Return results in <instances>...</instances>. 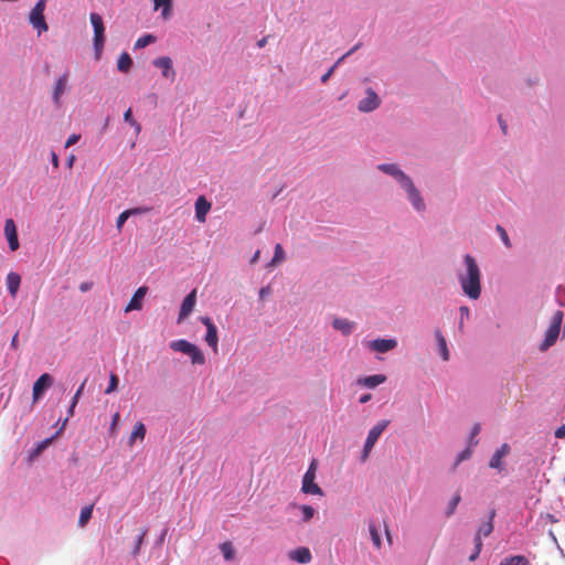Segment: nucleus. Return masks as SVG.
<instances>
[{"label":"nucleus","mask_w":565,"mask_h":565,"mask_svg":"<svg viewBox=\"0 0 565 565\" xmlns=\"http://www.w3.org/2000/svg\"><path fill=\"white\" fill-rule=\"evenodd\" d=\"M45 6L46 0H39L29 14V22L38 30L39 34L46 32L49 29L44 18Z\"/></svg>","instance_id":"39448f33"},{"label":"nucleus","mask_w":565,"mask_h":565,"mask_svg":"<svg viewBox=\"0 0 565 565\" xmlns=\"http://www.w3.org/2000/svg\"><path fill=\"white\" fill-rule=\"evenodd\" d=\"M435 337H436L443 360L448 361L449 360V351L447 348V342H446L445 337L443 335L440 330H436Z\"/></svg>","instance_id":"393cba45"},{"label":"nucleus","mask_w":565,"mask_h":565,"mask_svg":"<svg viewBox=\"0 0 565 565\" xmlns=\"http://www.w3.org/2000/svg\"><path fill=\"white\" fill-rule=\"evenodd\" d=\"M132 66V60L130 55L127 52H124L120 54L118 62H117V68L119 72L127 73L130 71Z\"/></svg>","instance_id":"a878e982"},{"label":"nucleus","mask_w":565,"mask_h":565,"mask_svg":"<svg viewBox=\"0 0 565 565\" xmlns=\"http://www.w3.org/2000/svg\"><path fill=\"white\" fill-rule=\"evenodd\" d=\"M284 259H285L284 248L280 244H277L275 246V254H274L271 262L269 263V266H275L276 264L281 263Z\"/></svg>","instance_id":"f704fd0d"},{"label":"nucleus","mask_w":565,"mask_h":565,"mask_svg":"<svg viewBox=\"0 0 565 565\" xmlns=\"http://www.w3.org/2000/svg\"><path fill=\"white\" fill-rule=\"evenodd\" d=\"M87 380H84V382L81 384V386L78 387V390L76 391V393L74 394L72 401H73V406H76L77 403H78V399L84 391V387H85V384H86Z\"/></svg>","instance_id":"49530a36"},{"label":"nucleus","mask_w":565,"mask_h":565,"mask_svg":"<svg viewBox=\"0 0 565 565\" xmlns=\"http://www.w3.org/2000/svg\"><path fill=\"white\" fill-rule=\"evenodd\" d=\"M93 287V282L92 281H83L81 285H79V290L82 292H86L88 290H90Z\"/></svg>","instance_id":"3c124183"},{"label":"nucleus","mask_w":565,"mask_h":565,"mask_svg":"<svg viewBox=\"0 0 565 565\" xmlns=\"http://www.w3.org/2000/svg\"><path fill=\"white\" fill-rule=\"evenodd\" d=\"M355 49H356V46H355V47H353L352 50H350V51H349L348 53H345L344 55H342V56H341V57H340V58L334 63V65H333V66H331V67L329 68V71H328L324 75H322V77H321V82H322L323 84L328 82V79H329V78H330V76L333 74V72H334V70L337 68V66H338V65H339V64H340V63H341V62H342V61H343L348 55H350V54H351Z\"/></svg>","instance_id":"2f4dec72"},{"label":"nucleus","mask_w":565,"mask_h":565,"mask_svg":"<svg viewBox=\"0 0 565 565\" xmlns=\"http://www.w3.org/2000/svg\"><path fill=\"white\" fill-rule=\"evenodd\" d=\"M510 452V446L508 444H503L491 457L489 461V467L497 469L499 471L503 470V462L502 459L509 455Z\"/></svg>","instance_id":"4468645a"},{"label":"nucleus","mask_w":565,"mask_h":565,"mask_svg":"<svg viewBox=\"0 0 565 565\" xmlns=\"http://www.w3.org/2000/svg\"><path fill=\"white\" fill-rule=\"evenodd\" d=\"M259 256H260V250H256V253L253 255V257L250 259V264L257 263L259 259Z\"/></svg>","instance_id":"052dcab7"},{"label":"nucleus","mask_w":565,"mask_h":565,"mask_svg":"<svg viewBox=\"0 0 565 565\" xmlns=\"http://www.w3.org/2000/svg\"><path fill=\"white\" fill-rule=\"evenodd\" d=\"M52 384L53 377L49 373L42 374L33 384V403H36L43 395L44 391L49 388Z\"/></svg>","instance_id":"1a4fd4ad"},{"label":"nucleus","mask_w":565,"mask_h":565,"mask_svg":"<svg viewBox=\"0 0 565 565\" xmlns=\"http://www.w3.org/2000/svg\"><path fill=\"white\" fill-rule=\"evenodd\" d=\"M76 406H73V402L71 403V406L68 408V416H73L74 415V409H75Z\"/></svg>","instance_id":"774afa93"},{"label":"nucleus","mask_w":565,"mask_h":565,"mask_svg":"<svg viewBox=\"0 0 565 565\" xmlns=\"http://www.w3.org/2000/svg\"><path fill=\"white\" fill-rule=\"evenodd\" d=\"M388 424H390V420L383 419L371 428V430L367 434L366 440H365L367 446H374L376 444L377 439L380 438L382 433L386 429Z\"/></svg>","instance_id":"2eb2a0df"},{"label":"nucleus","mask_w":565,"mask_h":565,"mask_svg":"<svg viewBox=\"0 0 565 565\" xmlns=\"http://www.w3.org/2000/svg\"><path fill=\"white\" fill-rule=\"evenodd\" d=\"M52 441V438H46L44 440H42L41 443H39L36 445V448L34 449V455H39L41 454Z\"/></svg>","instance_id":"a18cd8bd"},{"label":"nucleus","mask_w":565,"mask_h":565,"mask_svg":"<svg viewBox=\"0 0 565 565\" xmlns=\"http://www.w3.org/2000/svg\"><path fill=\"white\" fill-rule=\"evenodd\" d=\"M89 19L94 29V49L96 53V58H99L105 43V26L103 18L98 13H90Z\"/></svg>","instance_id":"20e7f679"},{"label":"nucleus","mask_w":565,"mask_h":565,"mask_svg":"<svg viewBox=\"0 0 565 565\" xmlns=\"http://www.w3.org/2000/svg\"><path fill=\"white\" fill-rule=\"evenodd\" d=\"M79 138H81L79 135H76V134L71 135L65 142V148H68L71 146L75 145L79 140Z\"/></svg>","instance_id":"de8ad7c7"},{"label":"nucleus","mask_w":565,"mask_h":565,"mask_svg":"<svg viewBox=\"0 0 565 565\" xmlns=\"http://www.w3.org/2000/svg\"><path fill=\"white\" fill-rule=\"evenodd\" d=\"M499 124L501 126V129L503 131V134H507V124L501 119V116L499 117Z\"/></svg>","instance_id":"0e129e2a"},{"label":"nucleus","mask_w":565,"mask_h":565,"mask_svg":"<svg viewBox=\"0 0 565 565\" xmlns=\"http://www.w3.org/2000/svg\"><path fill=\"white\" fill-rule=\"evenodd\" d=\"M205 342L213 349L214 352H217L218 337L215 326L206 329Z\"/></svg>","instance_id":"b1692460"},{"label":"nucleus","mask_w":565,"mask_h":565,"mask_svg":"<svg viewBox=\"0 0 565 565\" xmlns=\"http://www.w3.org/2000/svg\"><path fill=\"white\" fill-rule=\"evenodd\" d=\"M480 433V425L476 424L471 431V439H473Z\"/></svg>","instance_id":"13d9d810"},{"label":"nucleus","mask_w":565,"mask_h":565,"mask_svg":"<svg viewBox=\"0 0 565 565\" xmlns=\"http://www.w3.org/2000/svg\"><path fill=\"white\" fill-rule=\"evenodd\" d=\"M151 209L150 207H147V206H138V207H134V209H128L127 212L130 213V216L131 215H140V214H146L150 211Z\"/></svg>","instance_id":"c03bdc74"},{"label":"nucleus","mask_w":565,"mask_h":565,"mask_svg":"<svg viewBox=\"0 0 565 565\" xmlns=\"http://www.w3.org/2000/svg\"><path fill=\"white\" fill-rule=\"evenodd\" d=\"M221 552L226 561H232L235 556V552L231 542H224L220 546Z\"/></svg>","instance_id":"473e14b6"},{"label":"nucleus","mask_w":565,"mask_h":565,"mask_svg":"<svg viewBox=\"0 0 565 565\" xmlns=\"http://www.w3.org/2000/svg\"><path fill=\"white\" fill-rule=\"evenodd\" d=\"M494 518V512H491L490 514V519L488 522H486L484 524H482L477 533H476V536H475V548H473V552L470 554L469 556V561H476L477 557L479 556L480 552H481V548H482V536L487 537L489 536L492 531H493V522H492V519Z\"/></svg>","instance_id":"0eeeda50"},{"label":"nucleus","mask_w":565,"mask_h":565,"mask_svg":"<svg viewBox=\"0 0 565 565\" xmlns=\"http://www.w3.org/2000/svg\"><path fill=\"white\" fill-rule=\"evenodd\" d=\"M271 292V289L269 286L263 287L259 290V298L264 299L266 296H268Z\"/></svg>","instance_id":"864d4df0"},{"label":"nucleus","mask_w":565,"mask_h":565,"mask_svg":"<svg viewBox=\"0 0 565 565\" xmlns=\"http://www.w3.org/2000/svg\"><path fill=\"white\" fill-rule=\"evenodd\" d=\"M299 509L302 512V521L305 523L309 522L316 514V510L311 505H300Z\"/></svg>","instance_id":"c9c22d12"},{"label":"nucleus","mask_w":565,"mask_h":565,"mask_svg":"<svg viewBox=\"0 0 565 565\" xmlns=\"http://www.w3.org/2000/svg\"><path fill=\"white\" fill-rule=\"evenodd\" d=\"M92 513H93V505H88V507L83 508L82 511H81V514H79L78 525L82 526V527L85 526L86 523L92 518Z\"/></svg>","instance_id":"7c9ffc66"},{"label":"nucleus","mask_w":565,"mask_h":565,"mask_svg":"<svg viewBox=\"0 0 565 565\" xmlns=\"http://www.w3.org/2000/svg\"><path fill=\"white\" fill-rule=\"evenodd\" d=\"M317 461L312 460L302 478L301 491L306 494L323 495L322 489L315 482Z\"/></svg>","instance_id":"423d86ee"},{"label":"nucleus","mask_w":565,"mask_h":565,"mask_svg":"<svg viewBox=\"0 0 565 565\" xmlns=\"http://www.w3.org/2000/svg\"><path fill=\"white\" fill-rule=\"evenodd\" d=\"M119 418H120V416H119L118 412L113 415L111 424H110V431L111 433H114L116 430V427L118 425Z\"/></svg>","instance_id":"09e8293b"},{"label":"nucleus","mask_w":565,"mask_h":565,"mask_svg":"<svg viewBox=\"0 0 565 565\" xmlns=\"http://www.w3.org/2000/svg\"><path fill=\"white\" fill-rule=\"evenodd\" d=\"M4 235L7 237L10 250L15 252L20 247V244L17 226L12 218H8L4 223Z\"/></svg>","instance_id":"9d476101"},{"label":"nucleus","mask_w":565,"mask_h":565,"mask_svg":"<svg viewBox=\"0 0 565 565\" xmlns=\"http://www.w3.org/2000/svg\"><path fill=\"white\" fill-rule=\"evenodd\" d=\"M463 262L466 265V271L458 274V280L463 294L470 299L476 300L481 294L480 269L476 259L469 254L463 257Z\"/></svg>","instance_id":"f257e3e1"},{"label":"nucleus","mask_w":565,"mask_h":565,"mask_svg":"<svg viewBox=\"0 0 565 565\" xmlns=\"http://www.w3.org/2000/svg\"><path fill=\"white\" fill-rule=\"evenodd\" d=\"M154 41H156V36H153L152 34H145L136 41L135 47L142 49V47H146L147 45L153 43Z\"/></svg>","instance_id":"72a5a7b5"},{"label":"nucleus","mask_w":565,"mask_h":565,"mask_svg":"<svg viewBox=\"0 0 565 565\" xmlns=\"http://www.w3.org/2000/svg\"><path fill=\"white\" fill-rule=\"evenodd\" d=\"M369 530H370V534H371L373 544L375 545L376 548H380L381 547V537H380L376 526L374 524H370Z\"/></svg>","instance_id":"ea45409f"},{"label":"nucleus","mask_w":565,"mask_h":565,"mask_svg":"<svg viewBox=\"0 0 565 565\" xmlns=\"http://www.w3.org/2000/svg\"><path fill=\"white\" fill-rule=\"evenodd\" d=\"M153 65L162 71L166 78L173 79L175 72L172 68V61L168 56L158 57L153 61Z\"/></svg>","instance_id":"f3484780"},{"label":"nucleus","mask_w":565,"mask_h":565,"mask_svg":"<svg viewBox=\"0 0 565 565\" xmlns=\"http://www.w3.org/2000/svg\"><path fill=\"white\" fill-rule=\"evenodd\" d=\"M148 288L146 286L139 287L128 302L125 311L140 310L142 308V299L146 296Z\"/></svg>","instance_id":"a211bd4d"},{"label":"nucleus","mask_w":565,"mask_h":565,"mask_svg":"<svg viewBox=\"0 0 565 565\" xmlns=\"http://www.w3.org/2000/svg\"><path fill=\"white\" fill-rule=\"evenodd\" d=\"M200 320L206 327V329L215 326L209 317H201Z\"/></svg>","instance_id":"5fc2aeb1"},{"label":"nucleus","mask_w":565,"mask_h":565,"mask_svg":"<svg viewBox=\"0 0 565 565\" xmlns=\"http://www.w3.org/2000/svg\"><path fill=\"white\" fill-rule=\"evenodd\" d=\"M371 399V394H364L360 397V403L365 404Z\"/></svg>","instance_id":"bf43d9fd"},{"label":"nucleus","mask_w":565,"mask_h":565,"mask_svg":"<svg viewBox=\"0 0 565 565\" xmlns=\"http://www.w3.org/2000/svg\"><path fill=\"white\" fill-rule=\"evenodd\" d=\"M68 73H64L62 76H60L53 87V102L56 106H61V97L66 90L67 82H68Z\"/></svg>","instance_id":"ddd939ff"},{"label":"nucleus","mask_w":565,"mask_h":565,"mask_svg":"<svg viewBox=\"0 0 565 565\" xmlns=\"http://www.w3.org/2000/svg\"><path fill=\"white\" fill-rule=\"evenodd\" d=\"M385 381H386V376L385 375H383V374H375V375H370V376H365V377L359 379L358 380V384L363 385V386L369 387V388H374L377 385L384 383Z\"/></svg>","instance_id":"412c9836"},{"label":"nucleus","mask_w":565,"mask_h":565,"mask_svg":"<svg viewBox=\"0 0 565 565\" xmlns=\"http://www.w3.org/2000/svg\"><path fill=\"white\" fill-rule=\"evenodd\" d=\"M499 565H530L529 559L522 555L504 558Z\"/></svg>","instance_id":"c756f323"},{"label":"nucleus","mask_w":565,"mask_h":565,"mask_svg":"<svg viewBox=\"0 0 565 565\" xmlns=\"http://www.w3.org/2000/svg\"><path fill=\"white\" fill-rule=\"evenodd\" d=\"M131 126L135 128L136 132L139 134L141 130V126L136 120H131Z\"/></svg>","instance_id":"680f3d73"},{"label":"nucleus","mask_w":565,"mask_h":565,"mask_svg":"<svg viewBox=\"0 0 565 565\" xmlns=\"http://www.w3.org/2000/svg\"><path fill=\"white\" fill-rule=\"evenodd\" d=\"M118 386V377L116 374L111 373L109 377V384L107 388L105 390L106 394H110L117 390Z\"/></svg>","instance_id":"a19ab883"},{"label":"nucleus","mask_w":565,"mask_h":565,"mask_svg":"<svg viewBox=\"0 0 565 565\" xmlns=\"http://www.w3.org/2000/svg\"><path fill=\"white\" fill-rule=\"evenodd\" d=\"M146 436V427L141 422H138L129 437V445L132 446L136 439L142 440Z\"/></svg>","instance_id":"cd10ccee"},{"label":"nucleus","mask_w":565,"mask_h":565,"mask_svg":"<svg viewBox=\"0 0 565 565\" xmlns=\"http://www.w3.org/2000/svg\"><path fill=\"white\" fill-rule=\"evenodd\" d=\"M289 558L300 564H308L312 557L308 547H298L289 553Z\"/></svg>","instance_id":"6ab92c4d"},{"label":"nucleus","mask_w":565,"mask_h":565,"mask_svg":"<svg viewBox=\"0 0 565 565\" xmlns=\"http://www.w3.org/2000/svg\"><path fill=\"white\" fill-rule=\"evenodd\" d=\"M472 450L470 447L462 450L458 456L454 465V469H456L463 460H467L471 457Z\"/></svg>","instance_id":"58836bf2"},{"label":"nucleus","mask_w":565,"mask_h":565,"mask_svg":"<svg viewBox=\"0 0 565 565\" xmlns=\"http://www.w3.org/2000/svg\"><path fill=\"white\" fill-rule=\"evenodd\" d=\"M51 159H52V164L55 168H57L58 167V157L54 151L51 153Z\"/></svg>","instance_id":"4d7b16f0"},{"label":"nucleus","mask_w":565,"mask_h":565,"mask_svg":"<svg viewBox=\"0 0 565 565\" xmlns=\"http://www.w3.org/2000/svg\"><path fill=\"white\" fill-rule=\"evenodd\" d=\"M195 344L186 340H175L170 343V348L175 352L189 353Z\"/></svg>","instance_id":"5701e85b"},{"label":"nucleus","mask_w":565,"mask_h":565,"mask_svg":"<svg viewBox=\"0 0 565 565\" xmlns=\"http://www.w3.org/2000/svg\"><path fill=\"white\" fill-rule=\"evenodd\" d=\"M373 447L374 446H367L366 443L364 444V448H363V452H362V457H361L362 461H365L369 458V455Z\"/></svg>","instance_id":"8fccbe9b"},{"label":"nucleus","mask_w":565,"mask_h":565,"mask_svg":"<svg viewBox=\"0 0 565 565\" xmlns=\"http://www.w3.org/2000/svg\"><path fill=\"white\" fill-rule=\"evenodd\" d=\"M124 119H125V121L129 122L130 125H131V120H135L132 118V113H131L130 108L125 111Z\"/></svg>","instance_id":"6e6d98bb"},{"label":"nucleus","mask_w":565,"mask_h":565,"mask_svg":"<svg viewBox=\"0 0 565 565\" xmlns=\"http://www.w3.org/2000/svg\"><path fill=\"white\" fill-rule=\"evenodd\" d=\"M147 529H143L141 530V532L139 533V535L137 536V540H136V544H135V547L132 550V555L134 556H137L140 552V547L145 541V537L147 535Z\"/></svg>","instance_id":"e433bc0d"},{"label":"nucleus","mask_w":565,"mask_h":565,"mask_svg":"<svg viewBox=\"0 0 565 565\" xmlns=\"http://www.w3.org/2000/svg\"><path fill=\"white\" fill-rule=\"evenodd\" d=\"M379 169L390 175L396 178L401 186L406 191L409 201L417 211L425 210V203L419 191L414 185L412 179L406 175L396 164H381Z\"/></svg>","instance_id":"f03ea898"},{"label":"nucleus","mask_w":565,"mask_h":565,"mask_svg":"<svg viewBox=\"0 0 565 565\" xmlns=\"http://www.w3.org/2000/svg\"><path fill=\"white\" fill-rule=\"evenodd\" d=\"M367 345L372 351L385 353L395 349L397 341L395 339H376L369 342Z\"/></svg>","instance_id":"f8f14e48"},{"label":"nucleus","mask_w":565,"mask_h":565,"mask_svg":"<svg viewBox=\"0 0 565 565\" xmlns=\"http://www.w3.org/2000/svg\"><path fill=\"white\" fill-rule=\"evenodd\" d=\"M154 10H161V15L168 20L172 14V0H152Z\"/></svg>","instance_id":"4be33fe9"},{"label":"nucleus","mask_w":565,"mask_h":565,"mask_svg":"<svg viewBox=\"0 0 565 565\" xmlns=\"http://www.w3.org/2000/svg\"><path fill=\"white\" fill-rule=\"evenodd\" d=\"M196 302V289H193L182 301L178 321L181 322L185 319L194 309Z\"/></svg>","instance_id":"9b49d317"},{"label":"nucleus","mask_w":565,"mask_h":565,"mask_svg":"<svg viewBox=\"0 0 565 565\" xmlns=\"http://www.w3.org/2000/svg\"><path fill=\"white\" fill-rule=\"evenodd\" d=\"M332 326L343 334H350L354 324L347 319H334Z\"/></svg>","instance_id":"bb28decb"},{"label":"nucleus","mask_w":565,"mask_h":565,"mask_svg":"<svg viewBox=\"0 0 565 565\" xmlns=\"http://www.w3.org/2000/svg\"><path fill=\"white\" fill-rule=\"evenodd\" d=\"M555 437L559 439L565 438V424L555 430Z\"/></svg>","instance_id":"603ef678"},{"label":"nucleus","mask_w":565,"mask_h":565,"mask_svg":"<svg viewBox=\"0 0 565 565\" xmlns=\"http://www.w3.org/2000/svg\"><path fill=\"white\" fill-rule=\"evenodd\" d=\"M365 93L366 96L363 99H361L358 104V109L361 113L373 111L381 105V99L379 95L372 88H367Z\"/></svg>","instance_id":"6e6552de"},{"label":"nucleus","mask_w":565,"mask_h":565,"mask_svg":"<svg viewBox=\"0 0 565 565\" xmlns=\"http://www.w3.org/2000/svg\"><path fill=\"white\" fill-rule=\"evenodd\" d=\"M11 347L13 349H17L18 348V333H15L11 340Z\"/></svg>","instance_id":"e2e57ef3"},{"label":"nucleus","mask_w":565,"mask_h":565,"mask_svg":"<svg viewBox=\"0 0 565 565\" xmlns=\"http://www.w3.org/2000/svg\"><path fill=\"white\" fill-rule=\"evenodd\" d=\"M563 317H564L563 311L557 310L556 312H554V315L552 317L551 324L545 332V338L540 345L541 351H546L548 348H551L556 342V340L559 335V332H561Z\"/></svg>","instance_id":"7ed1b4c3"},{"label":"nucleus","mask_w":565,"mask_h":565,"mask_svg":"<svg viewBox=\"0 0 565 565\" xmlns=\"http://www.w3.org/2000/svg\"><path fill=\"white\" fill-rule=\"evenodd\" d=\"M130 216V213L127 212V210H125L124 212H121L119 214V216L117 217V222H116V227L117 230L120 232L125 222L128 220V217Z\"/></svg>","instance_id":"37998d69"},{"label":"nucleus","mask_w":565,"mask_h":565,"mask_svg":"<svg viewBox=\"0 0 565 565\" xmlns=\"http://www.w3.org/2000/svg\"><path fill=\"white\" fill-rule=\"evenodd\" d=\"M460 500H461V497H460L459 493H456L452 497V499L450 500V502L448 504L447 511H446L447 516H450V515L454 514V512H455L457 505L459 504Z\"/></svg>","instance_id":"4c0bfd02"},{"label":"nucleus","mask_w":565,"mask_h":565,"mask_svg":"<svg viewBox=\"0 0 565 565\" xmlns=\"http://www.w3.org/2000/svg\"><path fill=\"white\" fill-rule=\"evenodd\" d=\"M266 43H267V38H263V39H260V40L258 41L257 45H258L259 47H263V46H265V44H266Z\"/></svg>","instance_id":"338daca9"},{"label":"nucleus","mask_w":565,"mask_h":565,"mask_svg":"<svg viewBox=\"0 0 565 565\" xmlns=\"http://www.w3.org/2000/svg\"><path fill=\"white\" fill-rule=\"evenodd\" d=\"M460 313H461L462 317L463 316L468 317L469 316V309L463 306V307L460 308Z\"/></svg>","instance_id":"69168bd1"},{"label":"nucleus","mask_w":565,"mask_h":565,"mask_svg":"<svg viewBox=\"0 0 565 565\" xmlns=\"http://www.w3.org/2000/svg\"><path fill=\"white\" fill-rule=\"evenodd\" d=\"M185 354L191 358V362L193 364L202 365L205 363V356L196 345H194L193 349L189 353H185Z\"/></svg>","instance_id":"c85d7f7f"},{"label":"nucleus","mask_w":565,"mask_h":565,"mask_svg":"<svg viewBox=\"0 0 565 565\" xmlns=\"http://www.w3.org/2000/svg\"><path fill=\"white\" fill-rule=\"evenodd\" d=\"M211 210V203L205 196L201 195L195 201V217L199 222L204 223L206 215Z\"/></svg>","instance_id":"dca6fc26"},{"label":"nucleus","mask_w":565,"mask_h":565,"mask_svg":"<svg viewBox=\"0 0 565 565\" xmlns=\"http://www.w3.org/2000/svg\"><path fill=\"white\" fill-rule=\"evenodd\" d=\"M6 282L9 294L14 298L20 288L21 276L14 271H11L7 275Z\"/></svg>","instance_id":"aec40b11"},{"label":"nucleus","mask_w":565,"mask_h":565,"mask_svg":"<svg viewBox=\"0 0 565 565\" xmlns=\"http://www.w3.org/2000/svg\"><path fill=\"white\" fill-rule=\"evenodd\" d=\"M497 232L499 233L503 244L507 246V247H511V242H510V238L508 236V233L507 231L501 226V225H497L495 227Z\"/></svg>","instance_id":"79ce46f5"}]
</instances>
